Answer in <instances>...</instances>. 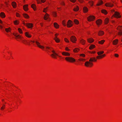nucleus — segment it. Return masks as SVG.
Returning <instances> with one entry per match:
<instances>
[{
	"label": "nucleus",
	"instance_id": "obj_1",
	"mask_svg": "<svg viewBox=\"0 0 122 122\" xmlns=\"http://www.w3.org/2000/svg\"><path fill=\"white\" fill-rule=\"evenodd\" d=\"M96 61L97 60L95 58H91L89 60V61H87L85 62V65L87 67H91L93 65L92 62L93 61Z\"/></svg>",
	"mask_w": 122,
	"mask_h": 122
},
{
	"label": "nucleus",
	"instance_id": "obj_2",
	"mask_svg": "<svg viewBox=\"0 0 122 122\" xmlns=\"http://www.w3.org/2000/svg\"><path fill=\"white\" fill-rule=\"evenodd\" d=\"M65 60L70 62H73L76 61V60L73 58L71 57H67L65 58Z\"/></svg>",
	"mask_w": 122,
	"mask_h": 122
},
{
	"label": "nucleus",
	"instance_id": "obj_3",
	"mask_svg": "<svg viewBox=\"0 0 122 122\" xmlns=\"http://www.w3.org/2000/svg\"><path fill=\"white\" fill-rule=\"evenodd\" d=\"M51 51L53 53V54L51 55V56L53 58H56V56H58V55L56 53L55 51L54 50Z\"/></svg>",
	"mask_w": 122,
	"mask_h": 122
},
{
	"label": "nucleus",
	"instance_id": "obj_4",
	"mask_svg": "<svg viewBox=\"0 0 122 122\" xmlns=\"http://www.w3.org/2000/svg\"><path fill=\"white\" fill-rule=\"evenodd\" d=\"M95 18V17L94 16L90 15L87 18V19L88 21H90L93 20Z\"/></svg>",
	"mask_w": 122,
	"mask_h": 122
},
{
	"label": "nucleus",
	"instance_id": "obj_5",
	"mask_svg": "<svg viewBox=\"0 0 122 122\" xmlns=\"http://www.w3.org/2000/svg\"><path fill=\"white\" fill-rule=\"evenodd\" d=\"M117 29L118 30H119V31L118 32V34L119 35H122V26H119L118 27Z\"/></svg>",
	"mask_w": 122,
	"mask_h": 122
},
{
	"label": "nucleus",
	"instance_id": "obj_6",
	"mask_svg": "<svg viewBox=\"0 0 122 122\" xmlns=\"http://www.w3.org/2000/svg\"><path fill=\"white\" fill-rule=\"evenodd\" d=\"M71 41L73 43H75L76 41V37L74 36H72L70 38Z\"/></svg>",
	"mask_w": 122,
	"mask_h": 122
},
{
	"label": "nucleus",
	"instance_id": "obj_7",
	"mask_svg": "<svg viewBox=\"0 0 122 122\" xmlns=\"http://www.w3.org/2000/svg\"><path fill=\"white\" fill-rule=\"evenodd\" d=\"M114 15L115 17L117 18H120L121 16V15H120L119 13L117 12H115Z\"/></svg>",
	"mask_w": 122,
	"mask_h": 122
},
{
	"label": "nucleus",
	"instance_id": "obj_8",
	"mask_svg": "<svg viewBox=\"0 0 122 122\" xmlns=\"http://www.w3.org/2000/svg\"><path fill=\"white\" fill-rule=\"evenodd\" d=\"M23 24L29 28H31L33 27L32 24L31 23H27L25 24V23H23Z\"/></svg>",
	"mask_w": 122,
	"mask_h": 122
},
{
	"label": "nucleus",
	"instance_id": "obj_9",
	"mask_svg": "<svg viewBox=\"0 0 122 122\" xmlns=\"http://www.w3.org/2000/svg\"><path fill=\"white\" fill-rule=\"evenodd\" d=\"M72 25L71 22L70 20H69L67 23V26L68 27H70Z\"/></svg>",
	"mask_w": 122,
	"mask_h": 122
},
{
	"label": "nucleus",
	"instance_id": "obj_10",
	"mask_svg": "<svg viewBox=\"0 0 122 122\" xmlns=\"http://www.w3.org/2000/svg\"><path fill=\"white\" fill-rule=\"evenodd\" d=\"M62 54L63 55L66 56H70V55L69 53L64 51L62 52Z\"/></svg>",
	"mask_w": 122,
	"mask_h": 122
},
{
	"label": "nucleus",
	"instance_id": "obj_11",
	"mask_svg": "<svg viewBox=\"0 0 122 122\" xmlns=\"http://www.w3.org/2000/svg\"><path fill=\"white\" fill-rule=\"evenodd\" d=\"M113 5L111 3H106L105 5L107 7H112Z\"/></svg>",
	"mask_w": 122,
	"mask_h": 122
},
{
	"label": "nucleus",
	"instance_id": "obj_12",
	"mask_svg": "<svg viewBox=\"0 0 122 122\" xmlns=\"http://www.w3.org/2000/svg\"><path fill=\"white\" fill-rule=\"evenodd\" d=\"M102 22V21L100 19L97 20L96 21V23L98 25H100Z\"/></svg>",
	"mask_w": 122,
	"mask_h": 122
},
{
	"label": "nucleus",
	"instance_id": "obj_13",
	"mask_svg": "<svg viewBox=\"0 0 122 122\" xmlns=\"http://www.w3.org/2000/svg\"><path fill=\"white\" fill-rule=\"evenodd\" d=\"M36 44L38 46L39 48L41 49L44 48V46L39 45L40 43L39 42L37 41H36Z\"/></svg>",
	"mask_w": 122,
	"mask_h": 122
},
{
	"label": "nucleus",
	"instance_id": "obj_14",
	"mask_svg": "<svg viewBox=\"0 0 122 122\" xmlns=\"http://www.w3.org/2000/svg\"><path fill=\"white\" fill-rule=\"evenodd\" d=\"M13 35L17 38H20L21 37V36L19 35L17 33H14Z\"/></svg>",
	"mask_w": 122,
	"mask_h": 122
},
{
	"label": "nucleus",
	"instance_id": "obj_15",
	"mask_svg": "<svg viewBox=\"0 0 122 122\" xmlns=\"http://www.w3.org/2000/svg\"><path fill=\"white\" fill-rule=\"evenodd\" d=\"M87 41L88 42L91 43L93 42L94 40L92 38H88L87 39Z\"/></svg>",
	"mask_w": 122,
	"mask_h": 122
},
{
	"label": "nucleus",
	"instance_id": "obj_16",
	"mask_svg": "<svg viewBox=\"0 0 122 122\" xmlns=\"http://www.w3.org/2000/svg\"><path fill=\"white\" fill-rule=\"evenodd\" d=\"M28 5H25L23 6V9L25 11H27V10H28Z\"/></svg>",
	"mask_w": 122,
	"mask_h": 122
},
{
	"label": "nucleus",
	"instance_id": "obj_17",
	"mask_svg": "<svg viewBox=\"0 0 122 122\" xmlns=\"http://www.w3.org/2000/svg\"><path fill=\"white\" fill-rule=\"evenodd\" d=\"M118 40L116 39L113 41V44L114 45H116L118 43Z\"/></svg>",
	"mask_w": 122,
	"mask_h": 122
},
{
	"label": "nucleus",
	"instance_id": "obj_18",
	"mask_svg": "<svg viewBox=\"0 0 122 122\" xmlns=\"http://www.w3.org/2000/svg\"><path fill=\"white\" fill-rule=\"evenodd\" d=\"M0 15L1 17L2 18H4L5 17V14L3 12H1V13L0 14Z\"/></svg>",
	"mask_w": 122,
	"mask_h": 122
},
{
	"label": "nucleus",
	"instance_id": "obj_19",
	"mask_svg": "<svg viewBox=\"0 0 122 122\" xmlns=\"http://www.w3.org/2000/svg\"><path fill=\"white\" fill-rule=\"evenodd\" d=\"M49 18V15L47 14L46 13L45 15L44 19L45 20H46Z\"/></svg>",
	"mask_w": 122,
	"mask_h": 122
},
{
	"label": "nucleus",
	"instance_id": "obj_20",
	"mask_svg": "<svg viewBox=\"0 0 122 122\" xmlns=\"http://www.w3.org/2000/svg\"><path fill=\"white\" fill-rule=\"evenodd\" d=\"M25 34V36L28 37L30 38L31 37V36L28 32H26Z\"/></svg>",
	"mask_w": 122,
	"mask_h": 122
},
{
	"label": "nucleus",
	"instance_id": "obj_21",
	"mask_svg": "<svg viewBox=\"0 0 122 122\" xmlns=\"http://www.w3.org/2000/svg\"><path fill=\"white\" fill-rule=\"evenodd\" d=\"M83 10L84 12L85 13L87 12L88 11L87 8L86 7H83Z\"/></svg>",
	"mask_w": 122,
	"mask_h": 122
},
{
	"label": "nucleus",
	"instance_id": "obj_22",
	"mask_svg": "<svg viewBox=\"0 0 122 122\" xmlns=\"http://www.w3.org/2000/svg\"><path fill=\"white\" fill-rule=\"evenodd\" d=\"M104 34V32L102 31H99L98 35L99 36H102V35Z\"/></svg>",
	"mask_w": 122,
	"mask_h": 122
},
{
	"label": "nucleus",
	"instance_id": "obj_23",
	"mask_svg": "<svg viewBox=\"0 0 122 122\" xmlns=\"http://www.w3.org/2000/svg\"><path fill=\"white\" fill-rule=\"evenodd\" d=\"M31 7L35 10L36 9V7L35 5L34 4H32L31 5Z\"/></svg>",
	"mask_w": 122,
	"mask_h": 122
},
{
	"label": "nucleus",
	"instance_id": "obj_24",
	"mask_svg": "<svg viewBox=\"0 0 122 122\" xmlns=\"http://www.w3.org/2000/svg\"><path fill=\"white\" fill-rule=\"evenodd\" d=\"M103 3V2L101 0H100L99 2H98V3L97 4V5L99 6L102 4Z\"/></svg>",
	"mask_w": 122,
	"mask_h": 122
},
{
	"label": "nucleus",
	"instance_id": "obj_25",
	"mask_svg": "<svg viewBox=\"0 0 122 122\" xmlns=\"http://www.w3.org/2000/svg\"><path fill=\"white\" fill-rule=\"evenodd\" d=\"M85 40L83 39H81L80 40V42L82 44L84 45L85 44Z\"/></svg>",
	"mask_w": 122,
	"mask_h": 122
},
{
	"label": "nucleus",
	"instance_id": "obj_26",
	"mask_svg": "<svg viewBox=\"0 0 122 122\" xmlns=\"http://www.w3.org/2000/svg\"><path fill=\"white\" fill-rule=\"evenodd\" d=\"M79 10V8L78 6H76V7L74 8L73 10L74 11H78Z\"/></svg>",
	"mask_w": 122,
	"mask_h": 122
},
{
	"label": "nucleus",
	"instance_id": "obj_27",
	"mask_svg": "<svg viewBox=\"0 0 122 122\" xmlns=\"http://www.w3.org/2000/svg\"><path fill=\"white\" fill-rule=\"evenodd\" d=\"M54 39L55 41H56L57 42H59L60 41V40L57 37H56V38H54Z\"/></svg>",
	"mask_w": 122,
	"mask_h": 122
},
{
	"label": "nucleus",
	"instance_id": "obj_28",
	"mask_svg": "<svg viewBox=\"0 0 122 122\" xmlns=\"http://www.w3.org/2000/svg\"><path fill=\"white\" fill-rule=\"evenodd\" d=\"M54 25L55 27L56 28H58L59 26V25L56 23H54Z\"/></svg>",
	"mask_w": 122,
	"mask_h": 122
},
{
	"label": "nucleus",
	"instance_id": "obj_29",
	"mask_svg": "<svg viewBox=\"0 0 122 122\" xmlns=\"http://www.w3.org/2000/svg\"><path fill=\"white\" fill-rule=\"evenodd\" d=\"M95 47V46L93 45H92L90 46L89 47V49L90 50H91Z\"/></svg>",
	"mask_w": 122,
	"mask_h": 122
},
{
	"label": "nucleus",
	"instance_id": "obj_30",
	"mask_svg": "<svg viewBox=\"0 0 122 122\" xmlns=\"http://www.w3.org/2000/svg\"><path fill=\"white\" fill-rule=\"evenodd\" d=\"M109 19L107 18H106L105 20V24H107L109 22Z\"/></svg>",
	"mask_w": 122,
	"mask_h": 122
},
{
	"label": "nucleus",
	"instance_id": "obj_31",
	"mask_svg": "<svg viewBox=\"0 0 122 122\" xmlns=\"http://www.w3.org/2000/svg\"><path fill=\"white\" fill-rule=\"evenodd\" d=\"M25 18H29V16L26 14H23Z\"/></svg>",
	"mask_w": 122,
	"mask_h": 122
},
{
	"label": "nucleus",
	"instance_id": "obj_32",
	"mask_svg": "<svg viewBox=\"0 0 122 122\" xmlns=\"http://www.w3.org/2000/svg\"><path fill=\"white\" fill-rule=\"evenodd\" d=\"M12 5L14 8H15L16 5V4L15 2H13L12 3Z\"/></svg>",
	"mask_w": 122,
	"mask_h": 122
},
{
	"label": "nucleus",
	"instance_id": "obj_33",
	"mask_svg": "<svg viewBox=\"0 0 122 122\" xmlns=\"http://www.w3.org/2000/svg\"><path fill=\"white\" fill-rule=\"evenodd\" d=\"M101 12L102 13H104L105 14H107V11H106V10H102L101 11Z\"/></svg>",
	"mask_w": 122,
	"mask_h": 122
},
{
	"label": "nucleus",
	"instance_id": "obj_34",
	"mask_svg": "<svg viewBox=\"0 0 122 122\" xmlns=\"http://www.w3.org/2000/svg\"><path fill=\"white\" fill-rule=\"evenodd\" d=\"M104 53V52L103 51H101L98 52H97V53L98 54V55H100L102 54L103 53Z\"/></svg>",
	"mask_w": 122,
	"mask_h": 122
},
{
	"label": "nucleus",
	"instance_id": "obj_35",
	"mask_svg": "<svg viewBox=\"0 0 122 122\" xmlns=\"http://www.w3.org/2000/svg\"><path fill=\"white\" fill-rule=\"evenodd\" d=\"M79 50V49L77 48H75L74 50V51L75 52H78V51Z\"/></svg>",
	"mask_w": 122,
	"mask_h": 122
},
{
	"label": "nucleus",
	"instance_id": "obj_36",
	"mask_svg": "<svg viewBox=\"0 0 122 122\" xmlns=\"http://www.w3.org/2000/svg\"><path fill=\"white\" fill-rule=\"evenodd\" d=\"M10 29H11L10 28H5V30L7 32H8L10 31Z\"/></svg>",
	"mask_w": 122,
	"mask_h": 122
},
{
	"label": "nucleus",
	"instance_id": "obj_37",
	"mask_svg": "<svg viewBox=\"0 0 122 122\" xmlns=\"http://www.w3.org/2000/svg\"><path fill=\"white\" fill-rule=\"evenodd\" d=\"M104 41H105L104 40H102L100 41H99L98 42L99 44H103Z\"/></svg>",
	"mask_w": 122,
	"mask_h": 122
},
{
	"label": "nucleus",
	"instance_id": "obj_38",
	"mask_svg": "<svg viewBox=\"0 0 122 122\" xmlns=\"http://www.w3.org/2000/svg\"><path fill=\"white\" fill-rule=\"evenodd\" d=\"M74 22L76 24H78L79 23V21L76 19L74 20Z\"/></svg>",
	"mask_w": 122,
	"mask_h": 122
},
{
	"label": "nucleus",
	"instance_id": "obj_39",
	"mask_svg": "<svg viewBox=\"0 0 122 122\" xmlns=\"http://www.w3.org/2000/svg\"><path fill=\"white\" fill-rule=\"evenodd\" d=\"M18 30L19 33H22V30L20 28H18Z\"/></svg>",
	"mask_w": 122,
	"mask_h": 122
},
{
	"label": "nucleus",
	"instance_id": "obj_40",
	"mask_svg": "<svg viewBox=\"0 0 122 122\" xmlns=\"http://www.w3.org/2000/svg\"><path fill=\"white\" fill-rule=\"evenodd\" d=\"M89 3L90 5L91 6H92L93 4V2L92 1H89Z\"/></svg>",
	"mask_w": 122,
	"mask_h": 122
},
{
	"label": "nucleus",
	"instance_id": "obj_41",
	"mask_svg": "<svg viewBox=\"0 0 122 122\" xmlns=\"http://www.w3.org/2000/svg\"><path fill=\"white\" fill-rule=\"evenodd\" d=\"M14 24L15 25H17L18 24V22L17 20H15V21H14Z\"/></svg>",
	"mask_w": 122,
	"mask_h": 122
},
{
	"label": "nucleus",
	"instance_id": "obj_42",
	"mask_svg": "<svg viewBox=\"0 0 122 122\" xmlns=\"http://www.w3.org/2000/svg\"><path fill=\"white\" fill-rule=\"evenodd\" d=\"M65 21L64 20L62 21V24L64 26H66V24L65 23Z\"/></svg>",
	"mask_w": 122,
	"mask_h": 122
},
{
	"label": "nucleus",
	"instance_id": "obj_43",
	"mask_svg": "<svg viewBox=\"0 0 122 122\" xmlns=\"http://www.w3.org/2000/svg\"><path fill=\"white\" fill-rule=\"evenodd\" d=\"M53 15L54 16L56 17V13L55 12H53Z\"/></svg>",
	"mask_w": 122,
	"mask_h": 122
},
{
	"label": "nucleus",
	"instance_id": "obj_44",
	"mask_svg": "<svg viewBox=\"0 0 122 122\" xmlns=\"http://www.w3.org/2000/svg\"><path fill=\"white\" fill-rule=\"evenodd\" d=\"M5 106V105H3V106L1 108V110H2V109H4Z\"/></svg>",
	"mask_w": 122,
	"mask_h": 122
},
{
	"label": "nucleus",
	"instance_id": "obj_45",
	"mask_svg": "<svg viewBox=\"0 0 122 122\" xmlns=\"http://www.w3.org/2000/svg\"><path fill=\"white\" fill-rule=\"evenodd\" d=\"M23 43L24 44H26L27 43V41L25 40L23 41Z\"/></svg>",
	"mask_w": 122,
	"mask_h": 122
},
{
	"label": "nucleus",
	"instance_id": "obj_46",
	"mask_svg": "<svg viewBox=\"0 0 122 122\" xmlns=\"http://www.w3.org/2000/svg\"><path fill=\"white\" fill-rule=\"evenodd\" d=\"M47 7H46V8H45L44 9V10L43 11V12H46V10L47 9Z\"/></svg>",
	"mask_w": 122,
	"mask_h": 122
},
{
	"label": "nucleus",
	"instance_id": "obj_47",
	"mask_svg": "<svg viewBox=\"0 0 122 122\" xmlns=\"http://www.w3.org/2000/svg\"><path fill=\"white\" fill-rule=\"evenodd\" d=\"M65 50L66 51H70V49H69L67 47H66L65 48Z\"/></svg>",
	"mask_w": 122,
	"mask_h": 122
},
{
	"label": "nucleus",
	"instance_id": "obj_48",
	"mask_svg": "<svg viewBox=\"0 0 122 122\" xmlns=\"http://www.w3.org/2000/svg\"><path fill=\"white\" fill-rule=\"evenodd\" d=\"M105 56V54H103L101 55H100V57L101 58H102L103 57H104Z\"/></svg>",
	"mask_w": 122,
	"mask_h": 122
},
{
	"label": "nucleus",
	"instance_id": "obj_49",
	"mask_svg": "<svg viewBox=\"0 0 122 122\" xmlns=\"http://www.w3.org/2000/svg\"><path fill=\"white\" fill-rule=\"evenodd\" d=\"M65 41L66 42H69V41H68V39H67L66 38H65Z\"/></svg>",
	"mask_w": 122,
	"mask_h": 122
},
{
	"label": "nucleus",
	"instance_id": "obj_50",
	"mask_svg": "<svg viewBox=\"0 0 122 122\" xmlns=\"http://www.w3.org/2000/svg\"><path fill=\"white\" fill-rule=\"evenodd\" d=\"M79 60L80 61H83L85 60V59H79Z\"/></svg>",
	"mask_w": 122,
	"mask_h": 122
},
{
	"label": "nucleus",
	"instance_id": "obj_51",
	"mask_svg": "<svg viewBox=\"0 0 122 122\" xmlns=\"http://www.w3.org/2000/svg\"><path fill=\"white\" fill-rule=\"evenodd\" d=\"M61 4L63 5H65V4L63 2H62L61 3Z\"/></svg>",
	"mask_w": 122,
	"mask_h": 122
},
{
	"label": "nucleus",
	"instance_id": "obj_52",
	"mask_svg": "<svg viewBox=\"0 0 122 122\" xmlns=\"http://www.w3.org/2000/svg\"><path fill=\"white\" fill-rule=\"evenodd\" d=\"M114 56L116 57H118L119 56L117 54H114Z\"/></svg>",
	"mask_w": 122,
	"mask_h": 122
},
{
	"label": "nucleus",
	"instance_id": "obj_53",
	"mask_svg": "<svg viewBox=\"0 0 122 122\" xmlns=\"http://www.w3.org/2000/svg\"><path fill=\"white\" fill-rule=\"evenodd\" d=\"M80 56H81L83 57H84L85 56V55L83 54H80Z\"/></svg>",
	"mask_w": 122,
	"mask_h": 122
},
{
	"label": "nucleus",
	"instance_id": "obj_54",
	"mask_svg": "<svg viewBox=\"0 0 122 122\" xmlns=\"http://www.w3.org/2000/svg\"><path fill=\"white\" fill-rule=\"evenodd\" d=\"M37 2L38 3H41V0H37Z\"/></svg>",
	"mask_w": 122,
	"mask_h": 122
},
{
	"label": "nucleus",
	"instance_id": "obj_55",
	"mask_svg": "<svg viewBox=\"0 0 122 122\" xmlns=\"http://www.w3.org/2000/svg\"><path fill=\"white\" fill-rule=\"evenodd\" d=\"M16 16L17 17H18L20 16V15L18 13H16Z\"/></svg>",
	"mask_w": 122,
	"mask_h": 122
},
{
	"label": "nucleus",
	"instance_id": "obj_56",
	"mask_svg": "<svg viewBox=\"0 0 122 122\" xmlns=\"http://www.w3.org/2000/svg\"><path fill=\"white\" fill-rule=\"evenodd\" d=\"M97 58L98 59H99L101 58L100 57V56H97Z\"/></svg>",
	"mask_w": 122,
	"mask_h": 122
},
{
	"label": "nucleus",
	"instance_id": "obj_57",
	"mask_svg": "<svg viewBox=\"0 0 122 122\" xmlns=\"http://www.w3.org/2000/svg\"><path fill=\"white\" fill-rule=\"evenodd\" d=\"M46 0H41V2L42 3H44L45 1Z\"/></svg>",
	"mask_w": 122,
	"mask_h": 122
},
{
	"label": "nucleus",
	"instance_id": "obj_58",
	"mask_svg": "<svg viewBox=\"0 0 122 122\" xmlns=\"http://www.w3.org/2000/svg\"><path fill=\"white\" fill-rule=\"evenodd\" d=\"M70 1L72 2H75L76 1V0H70Z\"/></svg>",
	"mask_w": 122,
	"mask_h": 122
},
{
	"label": "nucleus",
	"instance_id": "obj_59",
	"mask_svg": "<svg viewBox=\"0 0 122 122\" xmlns=\"http://www.w3.org/2000/svg\"><path fill=\"white\" fill-rule=\"evenodd\" d=\"M46 48L47 49H50V48L49 47H47V46H46Z\"/></svg>",
	"mask_w": 122,
	"mask_h": 122
},
{
	"label": "nucleus",
	"instance_id": "obj_60",
	"mask_svg": "<svg viewBox=\"0 0 122 122\" xmlns=\"http://www.w3.org/2000/svg\"><path fill=\"white\" fill-rule=\"evenodd\" d=\"M79 1L81 3H82L83 2V0H79Z\"/></svg>",
	"mask_w": 122,
	"mask_h": 122
},
{
	"label": "nucleus",
	"instance_id": "obj_61",
	"mask_svg": "<svg viewBox=\"0 0 122 122\" xmlns=\"http://www.w3.org/2000/svg\"><path fill=\"white\" fill-rule=\"evenodd\" d=\"M3 28V27L0 25V28L2 29Z\"/></svg>",
	"mask_w": 122,
	"mask_h": 122
},
{
	"label": "nucleus",
	"instance_id": "obj_62",
	"mask_svg": "<svg viewBox=\"0 0 122 122\" xmlns=\"http://www.w3.org/2000/svg\"><path fill=\"white\" fill-rule=\"evenodd\" d=\"M0 23L2 24V21L0 20Z\"/></svg>",
	"mask_w": 122,
	"mask_h": 122
},
{
	"label": "nucleus",
	"instance_id": "obj_63",
	"mask_svg": "<svg viewBox=\"0 0 122 122\" xmlns=\"http://www.w3.org/2000/svg\"><path fill=\"white\" fill-rule=\"evenodd\" d=\"M58 35V34H55V36H56V37H57V36H56V35Z\"/></svg>",
	"mask_w": 122,
	"mask_h": 122
},
{
	"label": "nucleus",
	"instance_id": "obj_64",
	"mask_svg": "<svg viewBox=\"0 0 122 122\" xmlns=\"http://www.w3.org/2000/svg\"><path fill=\"white\" fill-rule=\"evenodd\" d=\"M95 51H94V52H92V53H95Z\"/></svg>",
	"mask_w": 122,
	"mask_h": 122
}]
</instances>
